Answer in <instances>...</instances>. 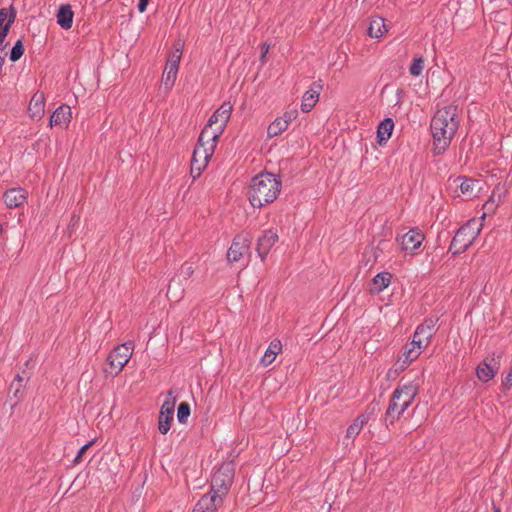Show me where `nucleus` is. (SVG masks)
Here are the masks:
<instances>
[{
  "label": "nucleus",
  "instance_id": "4be33fe9",
  "mask_svg": "<svg viewBox=\"0 0 512 512\" xmlns=\"http://www.w3.org/2000/svg\"><path fill=\"white\" fill-rule=\"evenodd\" d=\"M73 17L74 12L72 11L71 6L68 4L61 5L56 14L57 24L61 28L68 30L72 27Z\"/></svg>",
  "mask_w": 512,
  "mask_h": 512
},
{
  "label": "nucleus",
  "instance_id": "c9c22d12",
  "mask_svg": "<svg viewBox=\"0 0 512 512\" xmlns=\"http://www.w3.org/2000/svg\"><path fill=\"white\" fill-rule=\"evenodd\" d=\"M297 116H298V111L296 109H292V110L286 111L284 113V115L280 118L286 120L287 127H288L289 124L297 118Z\"/></svg>",
  "mask_w": 512,
  "mask_h": 512
},
{
  "label": "nucleus",
  "instance_id": "4468645a",
  "mask_svg": "<svg viewBox=\"0 0 512 512\" xmlns=\"http://www.w3.org/2000/svg\"><path fill=\"white\" fill-rule=\"evenodd\" d=\"M278 239H279L278 234L273 229H268V230L264 231L262 236H260L258 238L256 251L262 261H264L266 259L271 248L275 245V243L278 241Z\"/></svg>",
  "mask_w": 512,
  "mask_h": 512
},
{
  "label": "nucleus",
  "instance_id": "f257e3e1",
  "mask_svg": "<svg viewBox=\"0 0 512 512\" xmlns=\"http://www.w3.org/2000/svg\"><path fill=\"white\" fill-rule=\"evenodd\" d=\"M459 127L457 107L448 105L439 109L431 120V133L434 139V153L442 154L450 145Z\"/></svg>",
  "mask_w": 512,
  "mask_h": 512
},
{
  "label": "nucleus",
  "instance_id": "a18cd8bd",
  "mask_svg": "<svg viewBox=\"0 0 512 512\" xmlns=\"http://www.w3.org/2000/svg\"><path fill=\"white\" fill-rule=\"evenodd\" d=\"M183 291H184V289H183V288H181V289H180L179 296H181V295L183 294Z\"/></svg>",
  "mask_w": 512,
  "mask_h": 512
},
{
  "label": "nucleus",
  "instance_id": "f704fd0d",
  "mask_svg": "<svg viewBox=\"0 0 512 512\" xmlns=\"http://www.w3.org/2000/svg\"><path fill=\"white\" fill-rule=\"evenodd\" d=\"M194 273V267L191 263H184L181 267L180 274L185 280L189 279Z\"/></svg>",
  "mask_w": 512,
  "mask_h": 512
},
{
  "label": "nucleus",
  "instance_id": "6ab92c4d",
  "mask_svg": "<svg viewBox=\"0 0 512 512\" xmlns=\"http://www.w3.org/2000/svg\"><path fill=\"white\" fill-rule=\"evenodd\" d=\"M16 13L13 9H0V45L7 37L11 25L14 23Z\"/></svg>",
  "mask_w": 512,
  "mask_h": 512
},
{
  "label": "nucleus",
  "instance_id": "393cba45",
  "mask_svg": "<svg viewBox=\"0 0 512 512\" xmlns=\"http://www.w3.org/2000/svg\"><path fill=\"white\" fill-rule=\"evenodd\" d=\"M387 31L385 20L382 17L374 16L371 18L368 28V34L370 37L380 38Z\"/></svg>",
  "mask_w": 512,
  "mask_h": 512
},
{
  "label": "nucleus",
  "instance_id": "79ce46f5",
  "mask_svg": "<svg viewBox=\"0 0 512 512\" xmlns=\"http://www.w3.org/2000/svg\"><path fill=\"white\" fill-rule=\"evenodd\" d=\"M268 51H269V45H268L267 43H264V44L262 45V48H261V55H260V60H261L262 62H264V61H265V58H266V55H267Z\"/></svg>",
  "mask_w": 512,
  "mask_h": 512
},
{
  "label": "nucleus",
  "instance_id": "473e14b6",
  "mask_svg": "<svg viewBox=\"0 0 512 512\" xmlns=\"http://www.w3.org/2000/svg\"><path fill=\"white\" fill-rule=\"evenodd\" d=\"M424 69V59L420 56L413 60L409 72L412 76L418 77L422 74Z\"/></svg>",
  "mask_w": 512,
  "mask_h": 512
},
{
  "label": "nucleus",
  "instance_id": "f3484780",
  "mask_svg": "<svg viewBox=\"0 0 512 512\" xmlns=\"http://www.w3.org/2000/svg\"><path fill=\"white\" fill-rule=\"evenodd\" d=\"M28 193L24 188L14 187L7 189L3 200L9 209L22 207L27 202Z\"/></svg>",
  "mask_w": 512,
  "mask_h": 512
},
{
  "label": "nucleus",
  "instance_id": "bb28decb",
  "mask_svg": "<svg viewBox=\"0 0 512 512\" xmlns=\"http://www.w3.org/2000/svg\"><path fill=\"white\" fill-rule=\"evenodd\" d=\"M394 122L391 118L384 119L378 126L377 137L380 144L386 142L392 134Z\"/></svg>",
  "mask_w": 512,
  "mask_h": 512
},
{
  "label": "nucleus",
  "instance_id": "a878e982",
  "mask_svg": "<svg viewBox=\"0 0 512 512\" xmlns=\"http://www.w3.org/2000/svg\"><path fill=\"white\" fill-rule=\"evenodd\" d=\"M281 350L282 344L279 340L271 341L264 355L261 358V364L263 366L270 365L275 360L276 356L281 352Z\"/></svg>",
  "mask_w": 512,
  "mask_h": 512
},
{
  "label": "nucleus",
  "instance_id": "c85d7f7f",
  "mask_svg": "<svg viewBox=\"0 0 512 512\" xmlns=\"http://www.w3.org/2000/svg\"><path fill=\"white\" fill-rule=\"evenodd\" d=\"M178 68L174 64H166L162 76V83L167 89H171L176 81Z\"/></svg>",
  "mask_w": 512,
  "mask_h": 512
},
{
  "label": "nucleus",
  "instance_id": "c756f323",
  "mask_svg": "<svg viewBox=\"0 0 512 512\" xmlns=\"http://www.w3.org/2000/svg\"><path fill=\"white\" fill-rule=\"evenodd\" d=\"M287 122L284 119H281L280 117H277L269 126L267 129V136L269 138H274L278 135H280L282 132H284L287 129Z\"/></svg>",
  "mask_w": 512,
  "mask_h": 512
},
{
  "label": "nucleus",
  "instance_id": "ea45409f",
  "mask_svg": "<svg viewBox=\"0 0 512 512\" xmlns=\"http://www.w3.org/2000/svg\"><path fill=\"white\" fill-rule=\"evenodd\" d=\"M149 1L150 0H139L137 7H138V11L140 13H143L146 11Z\"/></svg>",
  "mask_w": 512,
  "mask_h": 512
},
{
  "label": "nucleus",
  "instance_id": "4c0bfd02",
  "mask_svg": "<svg viewBox=\"0 0 512 512\" xmlns=\"http://www.w3.org/2000/svg\"><path fill=\"white\" fill-rule=\"evenodd\" d=\"M502 383L506 389H510L512 387V366L510 367L509 371L505 375Z\"/></svg>",
  "mask_w": 512,
  "mask_h": 512
},
{
  "label": "nucleus",
  "instance_id": "0eeeda50",
  "mask_svg": "<svg viewBox=\"0 0 512 512\" xmlns=\"http://www.w3.org/2000/svg\"><path fill=\"white\" fill-rule=\"evenodd\" d=\"M133 350L134 343L132 341H128L115 347L110 352L107 360L111 368V373L118 374L125 367L132 357Z\"/></svg>",
  "mask_w": 512,
  "mask_h": 512
},
{
  "label": "nucleus",
  "instance_id": "dca6fc26",
  "mask_svg": "<svg viewBox=\"0 0 512 512\" xmlns=\"http://www.w3.org/2000/svg\"><path fill=\"white\" fill-rule=\"evenodd\" d=\"M425 347L420 344H415V341L412 340L405 348L403 354L398 358L396 362V367L399 370L406 369L414 360H416L421 354L422 350Z\"/></svg>",
  "mask_w": 512,
  "mask_h": 512
},
{
  "label": "nucleus",
  "instance_id": "2eb2a0df",
  "mask_svg": "<svg viewBox=\"0 0 512 512\" xmlns=\"http://www.w3.org/2000/svg\"><path fill=\"white\" fill-rule=\"evenodd\" d=\"M500 368V363L494 358H486L476 368L477 378L482 382H488L495 377Z\"/></svg>",
  "mask_w": 512,
  "mask_h": 512
},
{
  "label": "nucleus",
  "instance_id": "5701e85b",
  "mask_svg": "<svg viewBox=\"0 0 512 512\" xmlns=\"http://www.w3.org/2000/svg\"><path fill=\"white\" fill-rule=\"evenodd\" d=\"M321 89V86L318 85L317 89L311 88L308 91H306L302 97L301 101V110L304 113L310 112L313 107L316 105L318 99H319V90Z\"/></svg>",
  "mask_w": 512,
  "mask_h": 512
},
{
  "label": "nucleus",
  "instance_id": "9b49d317",
  "mask_svg": "<svg viewBox=\"0 0 512 512\" xmlns=\"http://www.w3.org/2000/svg\"><path fill=\"white\" fill-rule=\"evenodd\" d=\"M251 240L248 235H237L234 237L227 252V259L230 263L238 262L249 253Z\"/></svg>",
  "mask_w": 512,
  "mask_h": 512
},
{
  "label": "nucleus",
  "instance_id": "6e6552de",
  "mask_svg": "<svg viewBox=\"0 0 512 512\" xmlns=\"http://www.w3.org/2000/svg\"><path fill=\"white\" fill-rule=\"evenodd\" d=\"M232 482L233 474L230 468L228 466L221 467L212 475L210 493L222 500L230 489Z\"/></svg>",
  "mask_w": 512,
  "mask_h": 512
},
{
  "label": "nucleus",
  "instance_id": "b1692460",
  "mask_svg": "<svg viewBox=\"0 0 512 512\" xmlns=\"http://www.w3.org/2000/svg\"><path fill=\"white\" fill-rule=\"evenodd\" d=\"M455 182H459L457 187L465 199H470L475 195V187L479 184L478 181L465 177H459Z\"/></svg>",
  "mask_w": 512,
  "mask_h": 512
},
{
  "label": "nucleus",
  "instance_id": "72a5a7b5",
  "mask_svg": "<svg viewBox=\"0 0 512 512\" xmlns=\"http://www.w3.org/2000/svg\"><path fill=\"white\" fill-rule=\"evenodd\" d=\"M24 54V47L21 40H18L11 49L10 60L16 62Z\"/></svg>",
  "mask_w": 512,
  "mask_h": 512
},
{
  "label": "nucleus",
  "instance_id": "e433bc0d",
  "mask_svg": "<svg viewBox=\"0 0 512 512\" xmlns=\"http://www.w3.org/2000/svg\"><path fill=\"white\" fill-rule=\"evenodd\" d=\"M206 167H202L201 165L199 164H195V163H192L191 162V169H190V174L192 176L193 179H196L198 178L200 175H201V172L205 169Z\"/></svg>",
  "mask_w": 512,
  "mask_h": 512
},
{
  "label": "nucleus",
  "instance_id": "f03ea898",
  "mask_svg": "<svg viewBox=\"0 0 512 512\" xmlns=\"http://www.w3.org/2000/svg\"><path fill=\"white\" fill-rule=\"evenodd\" d=\"M281 190L280 179L272 173H260L253 177L248 192L250 204L261 208L276 200Z\"/></svg>",
  "mask_w": 512,
  "mask_h": 512
},
{
  "label": "nucleus",
  "instance_id": "2f4dec72",
  "mask_svg": "<svg viewBox=\"0 0 512 512\" xmlns=\"http://www.w3.org/2000/svg\"><path fill=\"white\" fill-rule=\"evenodd\" d=\"M182 57V45L178 43L174 46V50L171 52L167 64H174L179 69V63Z\"/></svg>",
  "mask_w": 512,
  "mask_h": 512
},
{
  "label": "nucleus",
  "instance_id": "7c9ffc66",
  "mask_svg": "<svg viewBox=\"0 0 512 512\" xmlns=\"http://www.w3.org/2000/svg\"><path fill=\"white\" fill-rule=\"evenodd\" d=\"M190 405L187 402H181L178 406L177 411V420L181 424H185L187 422L188 417L190 416Z\"/></svg>",
  "mask_w": 512,
  "mask_h": 512
},
{
  "label": "nucleus",
  "instance_id": "7ed1b4c3",
  "mask_svg": "<svg viewBox=\"0 0 512 512\" xmlns=\"http://www.w3.org/2000/svg\"><path fill=\"white\" fill-rule=\"evenodd\" d=\"M417 393L418 387L413 383L397 387L386 411V421L393 424L412 404Z\"/></svg>",
  "mask_w": 512,
  "mask_h": 512
},
{
  "label": "nucleus",
  "instance_id": "39448f33",
  "mask_svg": "<svg viewBox=\"0 0 512 512\" xmlns=\"http://www.w3.org/2000/svg\"><path fill=\"white\" fill-rule=\"evenodd\" d=\"M218 139L212 138L208 129H203L198 138V144L195 146L192 163L206 167L216 148Z\"/></svg>",
  "mask_w": 512,
  "mask_h": 512
},
{
  "label": "nucleus",
  "instance_id": "ddd939ff",
  "mask_svg": "<svg viewBox=\"0 0 512 512\" xmlns=\"http://www.w3.org/2000/svg\"><path fill=\"white\" fill-rule=\"evenodd\" d=\"M424 240L423 233L418 228H412L407 233L397 238L401 248L407 252L417 250Z\"/></svg>",
  "mask_w": 512,
  "mask_h": 512
},
{
  "label": "nucleus",
  "instance_id": "aec40b11",
  "mask_svg": "<svg viewBox=\"0 0 512 512\" xmlns=\"http://www.w3.org/2000/svg\"><path fill=\"white\" fill-rule=\"evenodd\" d=\"M45 112V96L42 92H36L29 103L28 113L33 119H41Z\"/></svg>",
  "mask_w": 512,
  "mask_h": 512
},
{
  "label": "nucleus",
  "instance_id": "c03bdc74",
  "mask_svg": "<svg viewBox=\"0 0 512 512\" xmlns=\"http://www.w3.org/2000/svg\"><path fill=\"white\" fill-rule=\"evenodd\" d=\"M494 512H501L499 507L494 506Z\"/></svg>",
  "mask_w": 512,
  "mask_h": 512
},
{
  "label": "nucleus",
  "instance_id": "cd10ccee",
  "mask_svg": "<svg viewBox=\"0 0 512 512\" xmlns=\"http://www.w3.org/2000/svg\"><path fill=\"white\" fill-rule=\"evenodd\" d=\"M391 282V274L389 272H380L376 274L372 279L373 287L371 290L375 293L383 291L389 286Z\"/></svg>",
  "mask_w": 512,
  "mask_h": 512
},
{
  "label": "nucleus",
  "instance_id": "a19ab883",
  "mask_svg": "<svg viewBox=\"0 0 512 512\" xmlns=\"http://www.w3.org/2000/svg\"><path fill=\"white\" fill-rule=\"evenodd\" d=\"M15 381L18 383H17V386L15 387L14 395H15V397H18V393L20 392L21 382L23 381V378L20 375H16L14 382Z\"/></svg>",
  "mask_w": 512,
  "mask_h": 512
},
{
  "label": "nucleus",
  "instance_id": "1a4fd4ad",
  "mask_svg": "<svg viewBox=\"0 0 512 512\" xmlns=\"http://www.w3.org/2000/svg\"><path fill=\"white\" fill-rule=\"evenodd\" d=\"M374 417V409L368 408L358 415L354 421L348 426L343 444L349 446L354 443L355 438L360 434L363 427L369 423Z\"/></svg>",
  "mask_w": 512,
  "mask_h": 512
},
{
  "label": "nucleus",
  "instance_id": "58836bf2",
  "mask_svg": "<svg viewBox=\"0 0 512 512\" xmlns=\"http://www.w3.org/2000/svg\"><path fill=\"white\" fill-rule=\"evenodd\" d=\"M93 444V441L91 442H88L86 444H84L77 452V455L75 457V461H78L82 455L85 453V451Z\"/></svg>",
  "mask_w": 512,
  "mask_h": 512
},
{
  "label": "nucleus",
  "instance_id": "49530a36",
  "mask_svg": "<svg viewBox=\"0 0 512 512\" xmlns=\"http://www.w3.org/2000/svg\"><path fill=\"white\" fill-rule=\"evenodd\" d=\"M2 231H3V227H2V225L0 224V234L2 233Z\"/></svg>",
  "mask_w": 512,
  "mask_h": 512
},
{
  "label": "nucleus",
  "instance_id": "20e7f679",
  "mask_svg": "<svg viewBox=\"0 0 512 512\" xmlns=\"http://www.w3.org/2000/svg\"><path fill=\"white\" fill-rule=\"evenodd\" d=\"M480 233V226L477 221L471 220L460 227L454 235L449 250L453 254H461L474 242Z\"/></svg>",
  "mask_w": 512,
  "mask_h": 512
},
{
  "label": "nucleus",
  "instance_id": "37998d69",
  "mask_svg": "<svg viewBox=\"0 0 512 512\" xmlns=\"http://www.w3.org/2000/svg\"><path fill=\"white\" fill-rule=\"evenodd\" d=\"M178 284L175 280H172L168 287V293H172L174 286Z\"/></svg>",
  "mask_w": 512,
  "mask_h": 512
},
{
  "label": "nucleus",
  "instance_id": "9d476101",
  "mask_svg": "<svg viewBox=\"0 0 512 512\" xmlns=\"http://www.w3.org/2000/svg\"><path fill=\"white\" fill-rule=\"evenodd\" d=\"M176 400L177 398L174 396L173 392L169 391L159 414L158 429L161 434H166L170 430V422L173 419Z\"/></svg>",
  "mask_w": 512,
  "mask_h": 512
},
{
  "label": "nucleus",
  "instance_id": "a211bd4d",
  "mask_svg": "<svg viewBox=\"0 0 512 512\" xmlns=\"http://www.w3.org/2000/svg\"><path fill=\"white\" fill-rule=\"evenodd\" d=\"M72 119V111L70 106L61 105L59 106L50 116V126H59L62 129H66Z\"/></svg>",
  "mask_w": 512,
  "mask_h": 512
},
{
  "label": "nucleus",
  "instance_id": "423d86ee",
  "mask_svg": "<svg viewBox=\"0 0 512 512\" xmlns=\"http://www.w3.org/2000/svg\"><path fill=\"white\" fill-rule=\"evenodd\" d=\"M233 106L230 102H224L214 113L210 116L207 124L203 129H208L212 138L218 139L231 117Z\"/></svg>",
  "mask_w": 512,
  "mask_h": 512
},
{
  "label": "nucleus",
  "instance_id": "f8f14e48",
  "mask_svg": "<svg viewBox=\"0 0 512 512\" xmlns=\"http://www.w3.org/2000/svg\"><path fill=\"white\" fill-rule=\"evenodd\" d=\"M438 322L437 318L429 317L424 320L423 323L417 326L412 340L415 341V344H420L423 347H427L435 334V327Z\"/></svg>",
  "mask_w": 512,
  "mask_h": 512
},
{
  "label": "nucleus",
  "instance_id": "412c9836",
  "mask_svg": "<svg viewBox=\"0 0 512 512\" xmlns=\"http://www.w3.org/2000/svg\"><path fill=\"white\" fill-rule=\"evenodd\" d=\"M222 500L211 493L203 495L196 503L193 512H215Z\"/></svg>",
  "mask_w": 512,
  "mask_h": 512
}]
</instances>
